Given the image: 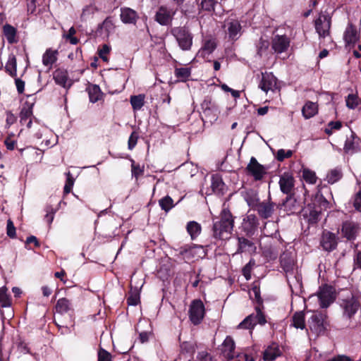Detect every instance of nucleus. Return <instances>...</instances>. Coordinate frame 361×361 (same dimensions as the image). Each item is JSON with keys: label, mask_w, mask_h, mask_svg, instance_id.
Here are the masks:
<instances>
[{"label": "nucleus", "mask_w": 361, "mask_h": 361, "mask_svg": "<svg viewBox=\"0 0 361 361\" xmlns=\"http://www.w3.org/2000/svg\"><path fill=\"white\" fill-rule=\"evenodd\" d=\"M234 226V217L228 209H223L219 219H213L212 235L215 239H229Z\"/></svg>", "instance_id": "obj_1"}, {"label": "nucleus", "mask_w": 361, "mask_h": 361, "mask_svg": "<svg viewBox=\"0 0 361 361\" xmlns=\"http://www.w3.org/2000/svg\"><path fill=\"white\" fill-rule=\"evenodd\" d=\"M281 265L286 272L287 281L290 288L293 289V286H300V277L296 276H293L295 263L290 253L284 252L281 255Z\"/></svg>", "instance_id": "obj_2"}, {"label": "nucleus", "mask_w": 361, "mask_h": 361, "mask_svg": "<svg viewBox=\"0 0 361 361\" xmlns=\"http://www.w3.org/2000/svg\"><path fill=\"white\" fill-rule=\"evenodd\" d=\"M171 32L182 50L188 51L191 49L193 37L188 29L185 27H176Z\"/></svg>", "instance_id": "obj_3"}, {"label": "nucleus", "mask_w": 361, "mask_h": 361, "mask_svg": "<svg viewBox=\"0 0 361 361\" xmlns=\"http://www.w3.org/2000/svg\"><path fill=\"white\" fill-rule=\"evenodd\" d=\"M307 325L309 329L316 336L324 334L328 326L326 315L322 312H313L308 319Z\"/></svg>", "instance_id": "obj_4"}, {"label": "nucleus", "mask_w": 361, "mask_h": 361, "mask_svg": "<svg viewBox=\"0 0 361 361\" xmlns=\"http://www.w3.org/2000/svg\"><path fill=\"white\" fill-rule=\"evenodd\" d=\"M314 25L320 39L328 38L329 42H332L330 37L331 17L329 15L321 13L316 19Z\"/></svg>", "instance_id": "obj_5"}, {"label": "nucleus", "mask_w": 361, "mask_h": 361, "mask_svg": "<svg viewBox=\"0 0 361 361\" xmlns=\"http://www.w3.org/2000/svg\"><path fill=\"white\" fill-rule=\"evenodd\" d=\"M317 295L322 308L328 307L336 299L335 290L329 285L320 286Z\"/></svg>", "instance_id": "obj_6"}, {"label": "nucleus", "mask_w": 361, "mask_h": 361, "mask_svg": "<svg viewBox=\"0 0 361 361\" xmlns=\"http://www.w3.org/2000/svg\"><path fill=\"white\" fill-rule=\"evenodd\" d=\"M205 314L204 305L202 300H194L192 301L189 309V318L194 325L200 324Z\"/></svg>", "instance_id": "obj_7"}, {"label": "nucleus", "mask_w": 361, "mask_h": 361, "mask_svg": "<svg viewBox=\"0 0 361 361\" xmlns=\"http://www.w3.org/2000/svg\"><path fill=\"white\" fill-rule=\"evenodd\" d=\"M224 28L226 35L231 40H236L241 35L242 26L238 20H226Z\"/></svg>", "instance_id": "obj_8"}, {"label": "nucleus", "mask_w": 361, "mask_h": 361, "mask_svg": "<svg viewBox=\"0 0 361 361\" xmlns=\"http://www.w3.org/2000/svg\"><path fill=\"white\" fill-rule=\"evenodd\" d=\"M176 13V11L166 6H161L155 15V20L161 25H169Z\"/></svg>", "instance_id": "obj_9"}, {"label": "nucleus", "mask_w": 361, "mask_h": 361, "mask_svg": "<svg viewBox=\"0 0 361 361\" xmlns=\"http://www.w3.org/2000/svg\"><path fill=\"white\" fill-rule=\"evenodd\" d=\"M259 226V221L257 217L252 214H247L243 219L241 224L242 230L248 236H252L257 230Z\"/></svg>", "instance_id": "obj_10"}, {"label": "nucleus", "mask_w": 361, "mask_h": 361, "mask_svg": "<svg viewBox=\"0 0 361 361\" xmlns=\"http://www.w3.org/2000/svg\"><path fill=\"white\" fill-rule=\"evenodd\" d=\"M259 87L266 93L274 92L277 88V78L271 73H262Z\"/></svg>", "instance_id": "obj_11"}, {"label": "nucleus", "mask_w": 361, "mask_h": 361, "mask_svg": "<svg viewBox=\"0 0 361 361\" xmlns=\"http://www.w3.org/2000/svg\"><path fill=\"white\" fill-rule=\"evenodd\" d=\"M246 170L256 180L262 179L263 176L266 173L265 167L259 164L257 159L253 157H251L250 163L246 167Z\"/></svg>", "instance_id": "obj_12"}, {"label": "nucleus", "mask_w": 361, "mask_h": 361, "mask_svg": "<svg viewBox=\"0 0 361 361\" xmlns=\"http://www.w3.org/2000/svg\"><path fill=\"white\" fill-rule=\"evenodd\" d=\"M290 46V39L286 35H275L271 40V48L274 52H285Z\"/></svg>", "instance_id": "obj_13"}, {"label": "nucleus", "mask_w": 361, "mask_h": 361, "mask_svg": "<svg viewBox=\"0 0 361 361\" xmlns=\"http://www.w3.org/2000/svg\"><path fill=\"white\" fill-rule=\"evenodd\" d=\"M337 244V237L334 233L326 231L323 232L320 245L324 250L331 252L336 248Z\"/></svg>", "instance_id": "obj_14"}, {"label": "nucleus", "mask_w": 361, "mask_h": 361, "mask_svg": "<svg viewBox=\"0 0 361 361\" xmlns=\"http://www.w3.org/2000/svg\"><path fill=\"white\" fill-rule=\"evenodd\" d=\"M275 204L270 201H264L256 204L255 209L258 214L263 219H268L271 216L275 209Z\"/></svg>", "instance_id": "obj_15"}, {"label": "nucleus", "mask_w": 361, "mask_h": 361, "mask_svg": "<svg viewBox=\"0 0 361 361\" xmlns=\"http://www.w3.org/2000/svg\"><path fill=\"white\" fill-rule=\"evenodd\" d=\"M120 18L125 24H135L139 18L137 13L128 7L121 8Z\"/></svg>", "instance_id": "obj_16"}, {"label": "nucleus", "mask_w": 361, "mask_h": 361, "mask_svg": "<svg viewBox=\"0 0 361 361\" xmlns=\"http://www.w3.org/2000/svg\"><path fill=\"white\" fill-rule=\"evenodd\" d=\"M280 189L282 192L289 195L294 188V178L288 173H283L279 180Z\"/></svg>", "instance_id": "obj_17"}, {"label": "nucleus", "mask_w": 361, "mask_h": 361, "mask_svg": "<svg viewBox=\"0 0 361 361\" xmlns=\"http://www.w3.org/2000/svg\"><path fill=\"white\" fill-rule=\"evenodd\" d=\"M358 226L353 221H345L343 224L341 231L343 235L348 240H355L356 238Z\"/></svg>", "instance_id": "obj_18"}, {"label": "nucleus", "mask_w": 361, "mask_h": 361, "mask_svg": "<svg viewBox=\"0 0 361 361\" xmlns=\"http://www.w3.org/2000/svg\"><path fill=\"white\" fill-rule=\"evenodd\" d=\"M53 77L57 85H61L64 88H69L71 87V82L66 70H56L53 73Z\"/></svg>", "instance_id": "obj_19"}, {"label": "nucleus", "mask_w": 361, "mask_h": 361, "mask_svg": "<svg viewBox=\"0 0 361 361\" xmlns=\"http://www.w3.org/2000/svg\"><path fill=\"white\" fill-rule=\"evenodd\" d=\"M2 32L8 44H13L18 42V30L14 26L5 24L2 27Z\"/></svg>", "instance_id": "obj_20"}, {"label": "nucleus", "mask_w": 361, "mask_h": 361, "mask_svg": "<svg viewBox=\"0 0 361 361\" xmlns=\"http://www.w3.org/2000/svg\"><path fill=\"white\" fill-rule=\"evenodd\" d=\"M282 207L287 212V214L297 213L300 212L301 209L300 203L298 202L296 199L292 195H289L286 197V200L282 204Z\"/></svg>", "instance_id": "obj_21"}, {"label": "nucleus", "mask_w": 361, "mask_h": 361, "mask_svg": "<svg viewBox=\"0 0 361 361\" xmlns=\"http://www.w3.org/2000/svg\"><path fill=\"white\" fill-rule=\"evenodd\" d=\"M360 39V35L355 27L353 24H349L345 29L344 33V40L345 42L350 45H354Z\"/></svg>", "instance_id": "obj_22"}, {"label": "nucleus", "mask_w": 361, "mask_h": 361, "mask_svg": "<svg viewBox=\"0 0 361 361\" xmlns=\"http://www.w3.org/2000/svg\"><path fill=\"white\" fill-rule=\"evenodd\" d=\"M235 343L233 338L230 336H227L224 340L221 351L224 355L228 360H232L235 356Z\"/></svg>", "instance_id": "obj_23"}, {"label": "nucleus", "mask_w": 361, "mask_h": 361, "mask_svg": "<svg viewBox=\"0 0 361 361\" xmlns=\"http://www.w3.org/2000/svg\"><path fill=\"white\" fill-rule=\"evenodd\" d=\"M58 54L59 51L57 50H54L51 48L47 49L42 56L43 65L51 69L53 64L57 61Z\"/></svg>", "instance_id": "obj_24"}, {"label": "nucleus", "mask_w": 361, "mask_h": 361, "mask_svg": "<svg viewBox=\"0 0 361 361\" xmlns=\"http://www.w3.org/2000/svg\"><path fill=\"white\" fill-rule=\"evenodd\" d=\"M35 104V99L32 98L31 101L27 100L23 105L20 113V122L25 124L26 121L32 115V108Z\"/></svg>", "instance_id": "obj_25"}, {"label": "nucleus", "mask_w": 361, "mask_h": 361, "mask_svg": "<svg viewBox=\"0 0 361 361\" xmlns=\"http://www.w3.org/2000/svg\"><path fill=\"white\" fill-rule=\"evenodd\" d=\"M344 309V314L348 317H351L357 310L359 307L358 301L352 297L349 300H343L341 305Z\"/></svg>", "instance_id": "obj_26"}, {"label": "nucleus", "mask_w": 361, "mask_h": 361, "mask_svg": "<svg viewBox=\"0 0 361 361\" xmlns=\"http://www.w3.org/2000/svg\"><path fill=\"white\" fill-rule=\"evenodd\" d=\"M238 252H255L256 250V247L255 244L249 240L248 239H246L243 237H239L238 238Z\"/></svg>", "instance_id": "obj_27"}, {"label": "nucleus", "mask_w": 361, "mask_h": 361, "mask_svg": "<svg viewBox=\"0 0 361 361\" xmlns=\"http://www.w3.org/2000/svg\"><path fill=\"white\" fill-rule=\"evenodd\" d=\"M318 112V106L312 102H307L302 109V114L305 118L308 119L313 117Z\"/></svg>", "instance_id": "obj_28"}, {"label": "nucleus", "mask_w": 361, "mask_h": 361, "mask_svg": "<svg viewBox=\"0 0 361 361\" xmlns=\"http://www.w3.org/2000/svg\"><path fill=\"white\" fill-rule=\"evenodd\" d=\"M87 90L91 102L95 103L102 99V92L98 85H89L87 87Z\"/></svg>", "instance_id": "obj_29"}, {"label": "nucleus", "mask_w": 361, "mask_h": 361, "mask_svg": "<svg viewBox=\"0 0 361 361\" xmlns=\"http://www.w3.org/2000/svg\"><path fill=\"white\" fill-rule=\"evenodd\" d=\"M186 229L191 239L194 240L201 233L202 226L199 223L191 221L188 223Z\"/></svg>", "instance_id": "obj_30"}, {"label": "nucleus", "mask_w": 361, "mask_h": 361, "mask_svg": "<svg viewBox=\"0 0 361 361\" xmlns=\"http://www.w3.org/2000/svg\"><path fill=\"white\" fill-rule=\"evenodd\" d=\"M281 355V352L276 345L269 346L264 352V360L272 361Z\"/></svg>", "instance_id": "obj_31"}, {"label": "nucleus", "mask_w": 361, "mask_h": 361, "mask_svg": "<svg viewBox=\"0 0 361 361\" xmlns=\"http://www.w3.org/2000/svg\"><path fill=\"white\" fill-rule=\"evenodd\" d=\"M6 71L11 76L17 75V61L14 55H10L5 66Z\"/></svg>", "instance_id": "obj_32"}, {"label": "nucleus", "mask_w": 361, "mask_h": 361, "mask_svg": "<svg viewBox=\"0 0 361 361\" xmlns=\"http://www.w3.org/2000/svg\"><path fill=\"white\" fill-rule=\"evenodd\" d=\"M71 304L66 298H60L56 305V311L57 313L62 314L66 313L71 310Z\"/></svg>", "instance_id": "obj_33"}, {"label": "nucleus", "mask_w": 361, "mask_h": 361, "mask_svg": "<svg viewBox=\"0 0 361 361\" xmlns=\"http://www.w3.org/2000/svg\"><path fill=\"white\" fill-rule=\"evenodd\" d=\"M356 137L354 134L352 133L350 137H348L345 140L343 150L345 153H354L356 150V147L357 145V142H356Z\"/></svg>", "instance_id": "obj_34"}, {"label": "nucleus", "mask_w": 361, "mask_h": 361, "mask_svg": "<svg viewBox=\"0 0 361 361\" xmlns=\"http://www.w3.org/2000/svg\"><path fill=\"white\" fill-rule=\"evenodd\" d=\"M343 176L341 169L336 168L329 171L326 176V180L330 184H334L338 181Z\"/></svg>", "instance_id": "obj_35"}, {"label": "nucleus", "mask_w": 361, "mask_h": 361, "mask_svg": "<svg viewBox=\"0 0 361 361\" xmlns=\"http://www.w3.org/2000/svg\"><path fill=\"white\" fill-rule=\"evenodd\" d=\"M211 188L216 193H221L223 191L224 183L220 176L217 175L212 176Z\"/></svg>", "instance_id": "obj_36"}, {"label": "nucleus", "mask_w": 361, "mask_h": 361, "mask_svg": "<svg viewBox=\"0 0 361 361\" xmlns=\"http://www.w3.org/2000/svg\"><path fill=\"white\" fill-rule=\"evenodd\" d=\"M293 325L297 328L303 329L305 327V314L303 312H295L293 316Z\"/></svg>", "instance_id": "obj_37"}, {"label": "nucleus", "mask_w": 361, "mask_h": 361, "mask_svg": "<svg viewBox=\"0 0 361 361\" xmlns=\"http://www.w3.org/2000/svg\"><path fill=\"white\" fill-rule=\"evenodd\" d=\"M130 101L134 110H140L144 106L145 95L138 94L131 96Z\"/></svg>", "instance_id": "obj_38"}, {"label": "nucleus", "mask_w": 361, "mask_h": 361, "mask_svg": "<svg viewBox=\"0 0 361 361\" xmlns=\"http://www.w3.org/2000/svg\"><path fill=\"white\" fill-rule=\"evenodd\" d=\"M219 114V109L217 106L215 105L214 107L207 110V111H204L203 116L207 120V121L213 123L217 120Z\"/></svg>", "instance_id": "obj_39"}, {"label": "nucleus", "mask_w": 361, "mask_h": 361, "mask_svg": "<svg viewBox=\"0 0 361 361\" xmlns=\"http://www.w3.org/2000/svg\"><path fill=\"white\" fill-rule=\"evenodd\" d=\"M305 215L310 223H316L319 217L320 212L311 207H308L305 211Z\"/></svg>", "instance_id": "obj_40"}, {"label": "nucleus", "mask_w": 361, "mask_h": 361, "mask_svg": "<svg viewBox=\"0 0 361 361\" xmlns=\"http://www.w3.org/2000/svg\"><path fill=\"white\" fill-rule=\"evenodd\" d=\"M175 75L182 81H185L190 75V68H177L175 69Z\"/></svg>", "instance_id": "obj_41"}, {"label": "nucleus", "mask_w": 361, "mask_h": 361, "mask_svg": "<svg viewBox=\"0 0 361 361\" xmlns=\"http://www.w3.org/2000/svg\"><path fill=\"white\" fill-rule=\"evenodd\" d=\"M159 204L163 210L169 212L173 207V200L167 195L159 200Z\"/></svg>", "instance_id": "obj_42"}, {"label": "nucleus", "mask_w": 361, "mask_h": 361, "mask_svg": "<svg viewBox=\"0 0 361 361\" xmlns=\"http://www.w3.org/2000/svg\"><path fill=\"white\" fill-rule=\"evenodd\" d=\"M302 178L307 183L310 184H314L317 182L315 173L308 169L302 170Z\"/></svg>", "instance_id": "obj_43"}, {"label": "nucleus", "mask_w": 361, "mask_h": 361, "mask_svg": "<svg viewBox=\"0 0 361 361\" xmlns=\"http://www.w3.org/2000/svg\"><path fill=\"white\" fill-rule=\"evenodd\" d=\"M255 310L256 314H253V322L255 323V326L257 324L260 325H264L267 323L265 315L263 314L259 307H257Z\"/></svg>", "instance_id": "obj_44"}, {"label": "nucleus", "mask_w": 361, "mask_h": 361, "mask_svg": "<svg viewBox=\"0 0 361 361\" xmlns=\"http://www.w3.org/2000/svg\"><path fill=\"white\" fill-rule=\"evenodd\" d=\"M6 288L2 287L0 288V303L3 307H9L11 304V299L6 293Z\"/></svg>", "instance_id": "obj_45"}, {"label": "nucleus", "mask_w": 361, "mask_h": 361, "mask_svg": "<svg viewBox=\"0 0 361 361\" xmlns=\"http://www.w3.org/2000/svg\"><path fill=\"white\" fill-rule=\"evenodd\" d=\"M360 99L358 97L354 94H350L348 95L345 102L348 108L350 109H355L359 104Z\"/></svg>", "instance_id": "obj_46"}, {"label": "nucleus", "mask_w": 361, "mask_h": 361, "mask_svg": "<svg viewBox=\"0 0 361 361\" xmlns=\"http://www.w3.org/2000/svg\"><path fill=\"white\" fill-rule=\"evenodd\" d=\"M99 28L101 30H104L107 35L112 32L114 30L115 26L111 18L107 17L99 25Z\"/></svg>", "instance_id": "obj_47"}, {"label": "nucleus", "mask_w": 361, "mask_h": 361, "mask_svg": "<svg viewBox=\"0 0 361 361\" xmlns=\"http://www.w3.org/2000/svg\"><path fill=\"white\" fill-rule=\"evenodd\" d=\"M255 326L253 322V314L247 316L242 322L238 325L239 329H251Z\"/></svg>", "instance_id": "obj_48"}, {"label": "nucleus", "mask_w": 361, "mask_h": 361, "mask_svg": "<svg viewBox=\"0 0 361 361\" xmlns=\"http://www.w3.org/2000/svg\"><path fill=\"white\" fill-rule=\"evenodd\" d=\"M182 353L189 354L190 356L195 353V345L192 342L185 341L180 345Z\"/></svg>", "instance_id": "obj_49"}, {"label": "nucleus", "mask_w": 361, "mask_h": 361, "mask_svg": "<svg viewBox=\"0 0 361 361\" xmlns=\"http://www.w3.org/2000/svg\"><path fill=\"white\" fill-rule=\"evenodd\" d=\"M216 44L215 40L208 39L204 42L202 50L203 52H205V54H209L216 49Z\"/></svg>", "instance_id": "obj_50"}, {"label": "nucleus", "mask_w": 361, "mask_h": 361, "mask_svg": "<svg viewBox=\"0 0 361 361\" xmlns=\"http://www.w3.org/2000/svg\"><path fill=\"white\" fill-rule=\"evenodd\" d=\"M293 152L291 150H284L283 149H281L278 150L277 154H276V159L279 161H283L286 158H289L292 156Z\"/></svg>", "instance_id": "obj_51"}, {"label": "nucleus", "mask_w": 361, "mask_h": 361, "mask_svg": "<svg viewBox=\"0 0 361 361\" xmlns=\"http://www.w3.org/2000/svg\"><path fill=\"white\" fill-rule=\"evenodd\" d=\"M255 265V262L250 260L243 269V273L247 280L251 278V269Z\"/></svg>", "instance_id": "obj_52"}, {"label": "nucleus", "mask_w": 361, "mask_h": 361, "mask_svg": "<svg viewBox=\"0 0 361 361\" xmlns=\"http://www.w3.org/2000/svg\"><path fill=\"white\" fill-rule=\"evenodd\" d=\"M66 176H67V179H66V185L64 186V192L67 194L71 192V188L74 184V180H73V177L71 176V174L70 172L66 173Z\"/></svg>", "instance_id": "obj_53"}, {"label": "nucleus", "mask_w": 361, "mask_h": 361, "mask_svg": "<svg viewBox=\"0 0 361 361\" xmlns=\"http://www.w3.org/2000/svg\"><path fill=\"white\" fill-rule=\"evenodd\" d=\"M137 139H138L137 133L135 131L133 132L128 139V145L129 149L131 150L135 147L137 142Z\"/></svg>", "instance_id": "obj_54"}, {"label": "nucleus", "mask_w": 361, "mask_h": 361, "mask_svg": "<svg viewBox=\"0 0 361 361\" xmlns=\"http://www.w3.org/2000/svg\"><path fill=\"white\" fill-rule=\"evenodd\" d=\"M47 214L45 215V220L49 224H51L54 220V214L56 210L54 209L51 206H48L46 208Z\"/></svg>", "instance_id": "obj_55"}, {"label": "nucleus", "mask_w": 361, "mask_h": 361, "mask_svg": "<svg viewBox=\"0 0 361 361\" xmlns=\"http://www.w3.org/2000/svg\"><path fill=\"white\" fill-rule=\"evenodd\" d=\"M353 206L357 211L361 212V187L355 195Z\"/></svg>", "instance_id": "obj_56"}, {"label": "nucleus", "mask_w": 361, "mask_h": 361, "mask_svg": "<svg viewBox=\"0 0 361 361\" xmlns=\"http://www.w3.org/2000/svg\"><path fill=\"white\" fill-rule=\"evenodd\" d=\"M111 48L107 44H104L102 49L99 51V57L104 61H106L108 60L106 55L110 52Z\"/></svg>", "instance_id": "obj_57"}, {"label": "nucleus", "mask_w": 361, "mask_h": 361, "mask_svg": "<svg viewBox=\"0 0 361 361\" xmlns=\"http://www.w3.org/2000/svg\"><path fill=\"white\" fill-rule=\"evenodd\" d=\"M7 235L10 238H15L16 237V228L13 225V221L11 219H8L7 221Z\"/></svg>", "instance_id": "obj_58"}, {"label": "nucleus", "mask_w": 361, "mask_h": 361, "mask_svg": "<svg viewBox=\"0 0 361 361\" xmlns=\"http://www.w3.org/2000/svg\"><path fill=\"white\" fill-rule=\"evenodd\" d=\"M111 354L106 350L101 349L98 353V361H111Z\"/></svg>", "instance_id": "obj_59"}, {"label": "nucleus", "mask_w": 361, "mask_h": 361, "mask_svg": "<svg viewBox=\"0 0 361 361\" xmlns=\"http://www.w3.org/2000/svg\"><path fill=\"white\" fill-rule=\"evenodd\" d=\"M198 361H215L212 356L209 354L207 351H201L197 355Z\"/></svg>", "instance_id": "obj_60"}, {"label": "nucleus", "mask_w": 361, "mask_h": 361, "mask_svg": "<svg viewBox=\"0 0 361 361\" xmlns=\"http://www.w3.org/2000/svg\"><path fill=\"white\" fill-rule=\"evenodd\" d=\"M215 4V0H202L201 2L202 8L206 11L214 9Z\"/></svg>", "instance_id": "obj_61"}, {"label": "nucleus", "mask_w": 361, "mask_h": 361, "mask_svg": "<svg viewBox=\"0 0 361 361\" xmlns=\"http://www.w3.org/2000/svg\"><path fill=\"white\" fill-rule=\"evenodd\" d=\"M214 106H215V104L214 103H212L210 99H204L202 102V103L201 104L202 114H204V111H207V110H209Z\"/></svg>", "instance_id": "obj_62"}, {"label": "nucleus", "mask_w": 361, "mask_h": 361, "mask_svg": "<svg viewBox=\"0 0 361 361\" xmlns=\"http://www.w3.org/2000/svg\"><path fill=\"white\" fill-rule=\"evenodd\" d=\"M17 120V118L16 116L12 114L11 111L6 112V126L8 128H9L12 124H13Z\"/></svg>", "instance_id": "obj_63"}, {"label": "nucleus", "mask_w": 361, "mask_h": 361, "mask_svg": "<svg viewBox=\"0 0 361 361\" xmlns=\"http://www.w3.org/2000/svg\"><path fill=\"white\" fill-rule=\"evenodd\" d=\"M269 47L268 41L260 38L259 41V44L257 45L258 47V54H261L263 50H266Z\"/></svg>", "instance_id": "obj_64"}]
</instances>
